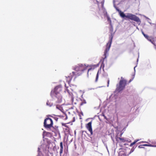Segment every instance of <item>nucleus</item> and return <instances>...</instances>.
I'll list each match as a JSON object with an SVG mask.
<instances>
[{"label": "nucleus", "instance_id": "f3484780", "mask_svg": "<svg viewBox=\"0 0 156 156\" xmlns=\"http://www.w3.org/2000/svg\"><path fill=\"white\" fill-rule=\"evenodd\" d=\"M98 73H99V71H98V72L97 74V75H96V79H95V81L96 82H97L98 80Z\"/></svg>", "mask_w": 156, "mask_h": 156}, {"label": "nucleus", "instance_id": "473e14b6", "mask_svg": "<svg viewBox=\"0 0 156 156\" xmlns=\"http://www.w3.org/2000/svg\"><path fill=\"white\" fill-rule=\"evenodd\" d=\"M154 45V48L155 49V50H156V44L155 45Z\"/></svg>", "mask_w": 156, "mask_h": 156}, {"label": "nucleus", "instance_id": "e433bc0d", "mask_svg": "<svg viewBox=\"0 0 156 156\" xmlns=\"http://www.w3.org/2000/svg\"><path fill=\"white\" fill-rule=\"evenodd\" d=\"M37 156H39V155H37Z\"/></svg>", "mask_w": 156, "mask_h": 156}, {"label": "nucleus", "instance_id": "7ed1b4c3", "mask_svg": "<svg viewBox=\"0 0 156 156\" xmlns=\"http://www.w3.org/2000/svg\"><path fill=\"white\" fill-rule=\"evenodd\" d=\"M126 84L127 81L121 77L119 84H117L115 91L119 92L125 88Z\"/></svg>", "mask_w": 156, "mask_h": 156}, {"label": "nucleus", "instance_id": "2eb2a0df", "mask_svg": "<svg viewBox=\"0 0 156 156\" xmlns=\"http://www.w3.org/2000/svg\"><path fill=\"white\" fill-rule=\"evenodd\" d=\"M47 105L50 107H51L52 105L53 104L52 103L48 101L47 102Z\"/></svg>", "mask_w": 156, "mask_h": 156}, {"label": "nucleus", "instance_id": "f257e3e1", "mask_svg": "<svg viewBox=\"0 0 156 156\" xmlns=\"http://www.w3.org/2000/svg\"><path fill=\"white\" fill-rule=\"evenodd\" d=\"M86 69L85 65L81 64H78L73 67V69L76 72H73L70 73L69 75L67 77V81L69 83L72 80L75 81L76 78L78 76L80 75L83 71Z\"/></svg>", "mask_w": 156, "mask_h": 156}, {"label": "nucleus", "instance_id": "a878e982", "mask_svg": "<svg viewBox=\"0 0 156 156\" xmlns=\"http://www.w3.org/2000/svg\"><path fill=\"white\" fill-rule=\"evenodd\" d=\"M154 30L156 31V24L154 25Z\"/></svg>", "mask_w": 156, "mask_h": 156}, {"label": "nucleus", "instance_id": "c85d7f7f", "mask_svg": "<svg viewBox=\"0 0 156 156\" xmlns=\"http://www.w3.org/2000/svg\"><path fill=\"white\" fill-rule=\"evenodd\" d=\"M133 78H134V77L132 79H131L129 81V83H130L131 81H132L133 80Z\"/></svg>", "mask_w": 156, "mask_h": 156}, {"label": "nucleus", "instance_id": "9d476101", "mask_svg": "<svg viewBox=\"0 0 156 156\" xmlns=\"http://www.w3.org/2000/svg\"><path fill=\"white\" fill-rule=\"evenodd\" d=\"M60 149L59 153L60 154H61L62 153L63 149V143L62 142H61L60 143Z\"/></svg>", "mask_w": 156, "mask_h": 156}, {"label": "nucleus", "instance_id": "423d86ee", "mask_svg": "<svg viewBox=\"0 0 156 156\" xmlns=\"http://www.w3.org/2000/svg\"><path fill=\"white\" fill-rule=\"evenodd\" d=\"M62 88L61 85H59L55 87L53 90L51 91V94H55L56 95L60 94V93L62 92Z\"/></svg>", "mask_w": 156, "mask_h": 156}, {"label": "nucleus", "instance_id": "6e6552de", "mask_svg": "<svg viewBox=\"0 0 156 156\" xmlns=\"http://www.w3.org/2000/svg\"><path fill=\"white\" fill-rule=\"evenodd\" d=\"M55 97L57 99V100L56 101L57 103H61V102L62 101V98L61 95L59 94L58 95H56Z\"/></svg>", "mask_w": 156, "mask_h": 156}, {"label": "nucleus", "instance_id": "4468645a", "mask_svg": "<svg viewBox=\"0 0 156 156\" xmlns=\"http://www.w3.org/2000/svg\"><path fill=\"white\" fill-rule=\"evenodd\" d=\"M62 126H64L68 128V129H66V130H67V131L69 130V128L68 127V126L66 125V124L62 123Z\"/></svg>", "mask_w": 156, "mask_h": 156}, {"label": "nucleus", "instance_id": "7c9ffc66", "mask_svg": "<svg viewBox=\"0 0 156 156\" xmlns=\"http://www.w3.org/2000/svg\"><path fill=\"white\" fill-rule=\"evenodd\" d=\"M143 146H149V145L147 144H143Z\"/></svg>", "mask_w": 156, "mask_h": 156}, {"label": "nucleus", "instance_id": "5701e85b", "mask_svg": "<svg viewBox=\"0 0 156 156\" xmlns=\"http://www.w3.org/2000/svg\"><path fill=\"white\" fill-rule=\"evenodd\" d=\"M44 133L45 134H46L47 135L50 134V133L47 132H44Z\"/></svg>", "mask_w": 156, "mask_h": 156}, {"label": "nucleus", "instance_id": "39448f33", "mask_svg": "<svg viewBox=\"0 0 156 156\" xmlns=\"http://www.w3.org/2000/svg\"><path fill=\"white\" fill-rule=\"evenodd\" d=\"M44 124L45 128H50L52 126L53 124L52 120L50 118H46L44 120Z\"/></svg>", "mask_w": 156, "mask_h": 156}, {"label": "nucleus", "instance_id": "aec40b11", "mask_svg": "<svg viewBox=\"0 0 156 156\" xmlns=\"http://www.w3.org/2000/svg\"><path fill=\"white\" fill-rule=\"evenodd\" d=\"M144 37L146 38L148 40V39H150V38L149 37V36L146 35V34H144Z\"/></svg>", "mask_w": 156, "mask_h": 156}, {"label": "nucleus", "instance_id": "9b49d317", "mask_svg": "<svg viewBox=\"0 0 156 156\" xmlns=\"http://www.w3.org/2000/svg\"><path fill=\"white\" fill-rule=\"evenodd\" d=\"M148 40L150 41L154 45L155 44V40L153 38L152 39H148Z\"/></svg>", "mask_w": 156, "mask_h": 156}, {"label": "nucleus", "instance_id": "ddd939ff", "mask_svg": "<svg viewBox=\"0 0 156 156\" xmlns=\"http://www.w3.org/2000/svg\"><path fill=\"white\" fill-rule=\"evenodd\" d=\"M139 140V139H136V140H135L133 142L131 143L130 144L129 146L130 147L132 146L133 145L135 144Z\"/></svg>", "mask_w": 156, "mask_h": 156}, {"label": "nucleus", "instance_id": "b1692460", "mask_svg": "<svg viewBox=\"0 0 156 156\" xmlns=\"http://www.w3.org/2000/svg\"><path fill=\"white\" fill-rule=\"evenodd\" d=\"M56 108H58V109H59V110H60V108H61V107H60V106H58V105H57L56 106Z\"/></svg>", "mask_w": 156, "mask_h": 156}, {"label": "nucleus", "instance_id": "f03ea898", "mask_svg": "<svg viewBox=\"0 0 156 156\" xmlns=\"http://www.w3.org/2000/svg\"><path fill=\"white\" fill-rule=\"evenodd\" d=\"M119 16L122 18H124L126 17L129 19L135 21L137 23H139V24H140L141 22L139 18L134 15L131 13H128L127 15H126L124 12H122L121 10L119 11Z\"/></svg>", "mask_w": 156, "mask_h": 156}, {"label": "nucleus", "instance_id": "cd10ccee", "mask_svg": "<svg viewBox=\"0 0 156 156\" xmlns=\"http://www.w3.org/2000/svg\"><path fill=\"white\" fill-rule=\"evenodd\" d=\"M108 85L107 87H108L109 86V79L107 81Z\"/></svg>", "mask_w": 156, "mask_h": 156}, {"label": "nucleus", "instance_id": "412c9836", "mask_svg": "<svg viewBox=\"0 0 156 156\" xmlns=\"http://www.w3.org/2000/svg\"><path fill=\"white\" fill-rule=\"evenodd\" d=\"M115 9H116V11L119 12V11H120L121 10L119 9L117 7H115Z\"/></svg>", "mask_w": 156, "mask_h": 156}, {"label": "nucleus", "instance_id": "dca6fc26", "mask_svg": "<svg viewBox=\"0 0 156 156\" xmlns=\"http://www.w3.org/2000/svg\"><path fill=\"white\" fill-rule=\"evenodd\" d=\"M107 20L110 23V25H111L112 21L111 19L109 16H107Z\"/></svg>", "mask_w": 156, "mask_h": 156}, {"label": "nucleus", "instance_id": "393cba45", "mask_svg": "<svg viewBox=\"0 0 156 156\" xmlns=\"http://www.w3.org/2000/svg\"><path fill=\"white\" fill-rule=\"evenodd\" d=\"M143 145H140L139 146H138V147L139 148H143Z\"/></svg>", "mask_w": 156, "mask_h": 156}, {"label": "nucleus", "instance_id": "a211bd4d", "mask_svg": "<svg viewBox=\"0 0 156 156\" xmlns=\"http://www.w3.org/2000/svg\"><path fill=\"white\" fill-rule=\"evenodd\" d=\"M86 103V102L85 100H84L83 102L81 103L80 104V105L82 106L84 104H85Z\"/></svg>", "mask_w": 156, "mask_h": 156}, {"label": "nucleus", "instance_id": "4be33fe9", "mask_svg": "<svg viewBox=\"0 0 156 156\" xmlns=\"http://www.w3.org/2000/svg\"><path fill=\"white\" fill-rule=\"evenodd\" d=\"M104 65H104V62H103L102 63V64H101V67L102 66V68H103V70H104Z\"/></svg>", "mask_w": 156, "mask_h": 156}, {"label": "nucleus", "instance_id": "f8f14e48", "mask_svg": "<svg viewBox=\"0 0 156 156\" xmlns=\"http://www.w3.org/2000/svg\"><path fill=\"white\" fill-rule=\"evenodd\" d=\"M95 67H96L94 65V66H92V67H91L90 68H89L88 69V72H87L88 74L89 72L90 71L93 70L95 68Z\"/></svg>", "mask_w": 156, "mask_h": 156}, {"label": "nucleus", "instance_id": "c9c22d12", "mask_svg": "<svg viewBox=\"0 0 156 156\" xmlns=\"http://www.w3.org/2000/svg\"><path fill=\"white\" fill-rule=\"evenodd\" d=\"M58 119V118H57L56 119H56V121H57V120Z\"/></svg>", "mask_w": 156, "mask_h": 156}, {"label": "nucleus", "instance_id": "20e7f679", "mask_svg": "<svg viewBox=\"0 0 156 156\" xmlns=\"http://www.w3.org/2000/svg\"><path fill=\"white\" fill-rule=\"evenodd\" d=\"M113 37V35L112 33L111 34V36L110 37V39L108 42L106 46V48L104 52V59L105 58L107 57V55L108 52L109 51L111 47V45L112 43V40Z\"/></svg>", "mask_w": 156, "mask_h": 156}, {"label": "nucleus", "instance_id": "c756f323", "mask_svg": "<svg viewBox=\"0 0 156 156\" xmlns=\"http://www.w3.org/2000/svg\"><path fill=\"white\" fill-rule=\"evenodd\" d=\"M102 10L104 11V12H105V9L104 8H103V6H102Z\"/></svg>", "mask_w": 156, "mask_h": 156}, {"label": "nucleus", "instance_id": "72a5a7b5", "mask_svg": "<svg viewBox=\"0 0 156 156\" xmlns=\"http://www.w3.org/2000/svg\"><path fill=\"white\" fill-rule=\"evenodd\" d=\"M73 97H71V100H72V101H73Z\"/></svg>", "mask_w": 156, "mask_h": 156}, {"label": "nucleus", "instance_id": "0eeeda50", "mask_svg": "<svg viewBox=\"0 0 156 156\" xmlns=\"http://www.w3.org/2000/svg\"><path fill=\"white\" fill-rule=\"evenodd\" d=\"M86 127L90 132V134L91 135H92L93 134V132L92 127V121H91L86 124Z\"/></svg>", "mask_w": 156, "mask_h": 156}, {"label": "nucleus", "instance_id": "1a4fd4ad", "mask_svg": "<svg viewBox=\"0 0 156 156\" xmlns=\"http://www.w3.org/2000/svg\"><path fill=\"white\" fill-rule=\"evenodd\" d=\"M115 139H116V140L117 142L119 141V140L121 141L122 142H124L125 141V139L124 138L119 137L117 136H116L115 137Z\"/></svg>", "mask_w": 156, "mask_h": 156}, {"label": "nucleus", "instance_id": "bb28decb", "mask_svg": "<svg viewBox=\"0 0 156 156\" xmlns=\"http://www.w3.org/2000/svg\"><path fill=\"white\" fill-rule=\"evenodd\" d=\"M121 156H127V155L125 153H123L122 154Z\"/></svg>", "mask_w": 156, "mask_h": 156}, {"label": "nucleus", "instance_id": "2f4dec72", "mask_svg": "<svg viewBox=\"0 0 156 156\" xmlns=\"http://www.w3.org/2000/svg\"><path fill=\"white\" fill-rule=\"evenodd\" d=\"M110 31H112H112H113V28L112 27H111V28L110 29Z\"/></svg>", "mask_w": 156, "mask_h": 156}, {"label": "nucleus", "instance_id": "f704fd0d", "mask_svg": "<svg viewBox=\"0 0 156 156\" xmlns=\"http://www.w3.org/2000/svg\"><path fill=\"white\" fill-rule=\"evenodd\" d=\"M142 33L144 35V34H144L143 32H142Z\"/></svg>", "mask_w": 156, "mask_h": 156}, {"label": "nucleus", "instance_id": "6ab92c4d", "mask_svg": "<svg viewBox=\"0 0 156 156\" xmlns=\"http://www.w3.org/2000/svg\"><path fill=\"white\" fill-rule=\"evenodd\" d=\"M144 37L146 38L148 40V39H150V38L149 37V36L146 35V34H144Z\"/></svg>", "mask_w": 156, "mask_h": 156}]
</instances>
